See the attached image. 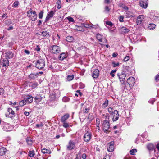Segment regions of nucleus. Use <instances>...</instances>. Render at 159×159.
<instances>
[{"label":"nucleus","mask_w":159,"mask_h":159,"mask_svg":"<svg viewBox=\"0 0 159 159\" xmlns=\"http://www.w3.org/2000/svg\"><path fill=\"white\" fill-rule=\"evenodd\" d=\"M6 57L7 59L11 58L13 56V54L11 52L8 51L5 53Z\"/></svg>","instance_id":"nucleus-24"},{"label":"nucleus","mask_w":159,"mask_h":159,"mask_svg":"<svg viewBox=\"0 0 159 159\" xmlns=\"http://www.w3.org/2000/svg\"><path fill=\"white\" fill-rule=\"evenodd\" d=\"M96 37L98 41L100 42L99 43L101 45H103L105 43L107 42V40L106 38L101 34L98 33L96 34Z\"/></svg>","instance_id":"nucleus-2"},{"label":"nucleus","mask_w":159,"mask_h":159,"mask_svg":"<svg viewBox=\"0 0 159 159\" xmlns=\"http://www.w3.org/2000/svg\"><path fill=\"white\" fill-rule=\"evenodd\" d=\"M7 111V112L6 114V116L11 118L13 117L15 114V112L11 108H8Z\"/></svg>","instance_id":"nucleus-10"},{"label":"nucleus","mask_w":159,"mask_h":159,"mask_svg":"<svg viewBox=\"0 0 159 159\" xmlns=\"http://www.w3.org/2000/svg\"><path fill=\"white\" fill-rule=\"evenodd\" d=\"M125 14V16L127 18H130L133 16V14L129 11H126Z\"/></svg>","instance_id":"nucleus-32"},{"label":"nucleus","mask_w":159,"mask_h":159,"mask_svg":"<svg viewBox=\"0 0 159 159\" xmlns=\"http://www.w3.org/2000/svg\"><path fill=\"white\" fill-rule=\"evenodd\" d=\"M35 102H40L42 100V97L39 94H38L34 98Z\"/></svg>","instance_id":"nucleus-28"},{"label":"nucleus","mask_w":159,"mask_h":159,"mask_svg":"<svg viewBox=\"0 0 159 159\" xmlns=\"http://www.w3.org/2000/svg\"><path fill=\"white\" fill-rule=\"evenodd\" d=\"M135 81V79L134 77H129L127 81L128 84L125 86L124 89H126L125 87H126L127 86H128V89H129L131 86H132L134 85Z\"/></svg>","instance_id":"nucleus-5"},{"label":"nucleus","mask_w":159,"mask_h":159,"mask_svg":"<svg viewBox=\"0 0 159 159\" xmlns=\"http://www.w3.org/2000/svg\"><path fill=\"white\" fill-rule=\"evenodd\" d=\"M25 52L27 55H29L30 54V51L27 50H25L24 51Z\"/></svg>","instance_id":"nucleus-62"},{"label":"nucleus","mask_w":159,"mask_h":159,"mask_svg":"<svg viewBox=\"0 0 159 159\" xmlns=\"http://www.w3.org/2000/svg\"><path fill=\"white\" fill-rule=\"evenodd\" d=\"M114 142L112 141L108 143L107 145V150L109 152H112L114 150Z\"/></svg>","instance_id":"nucleus-9"},{"label":"nucleus","mask_w":159,"mask_h":159,"mask_svg":"<svg viewBox=\"0 0 159 159\" xmlns=\"http://www.w3.org/2000/svg\"><path fill=\"white\" fill-rule=\"evenodd\" d=\"M1 65L4 67H7L9 65V61L8 60H4L1 61Z\"/></svg>","instance_id":"nucleus-21"},{"label":"nucleus","mask_w":159,"mask_h":159,"mask_svg":"<svg viewBox=\"0 0 159 159\" xmlns=\"http://www.w3.org/2000/svg\"><path fill=\"white\" fill-rule=\"evenodd\" d=\"M126 74L124 71H122L121 73H118L117 76L118 77L120 81H123L125 79L126 75Z\"/></svg>","instance_id":"nucleus-11"},{"label":"nucleus","mask_w":159,"mask_h":159,"mask_svg":"<svg viewBox=\"0 0 159 159\" xmlns=\"http://www.w3.org/2000/svg\"><path fill=\"white\" fill-rule=\"evenodd\" d=\"M112 120L113 122L116 121L117 120L119 117V115L118 114V111L117 110H115L113 111L110 114Z\"/></svg>","instance_id":"nucleus-7"},{"label":"nucleus","mask_w":159,"mask_h":159,"mask_svg":"<svg viewBox=\"0 0 159 159\" xmlns=\"http://www.w3.org/2000/svg\"><path fill=\"white\" fill-rule=\"evenodd\" d=\"M112 64H113V67H115L118 66L119 65V63L118 62L115 63L114 62H112Z\"/></svg>","instance_id":"nucleus-48"},{"label":"nucleus","mask_w":159,"mask_h":159,"mask_svg":"<svg viewBox=\"0 0 159 159\" xmlns=\"http://www.w3.org/2000/svg\"><path fill=\"white\" fill-rule=\"evenodd\" d=\"M155 80L156 81H159V75H156L155 77Z\"/></svg>","instance_id":"nucleus-57"},{"label":"nucleus","mask_w":159,"mask_h":159,"mask_svg":"<svg viewBox=\"0 0 159 159\" xmlns=\"http://www.w3.org/2000/svg\"><path fill=\"white\" fill-rule=\"evenodd\" d=\"M4 90L3 88H0V95L2 94L3 93Z\"/></svg>","instance_id":"nucleus-59"},{"label":"nucleus","mask_w":159,"mask_h":159,"mask_svg":"<svg viewBox=\"0 0 159 159\" xmlns=\"http://www.w3.org/2000/svg\"><path fill=\"white\" fill-rule=\"evenodd\" d=\"M89 111V108L85 107L83 108V111L84 113H87Z\"/></svg>","instance_id":"nucleus-42"},{"label":"nucleus","mask_w":159,"mask_h":159,"mask_svg":"<svg viewBox=\"0 0 159 159\" xmlns=\"http://www.w3.org/2000/svg\"><path fill=\"white\" fill-rule=\"evenodd\" d=\"M57 7L58 9H60L61 7V4L60 0H58L57 2Z\"/></svg>","instance_id":"nucleus-35"},{"label":"nucleus","mask_w":159,"mask_h":159,"mask_svg":"<svg viewBox=\"0 0 159 159\" xmlns=\"http://www.w3.org/2000/svg\"><path fill=\"white\" fill-rule=\"evenodd\" d=\"M24 98L27 103H30L33 102V97L31 95H25Z\"/></svg>","instance_id":"nucleus-12"},{"label":"nucleus","mask_w":159,"mask_h":159,"mask_svg":"<svg viewBox=\"0 0 159 159\" xmlns=\"http://www.w3.org/2000/svg\"><path fill=\"white\" fill-rule=\"evenodd\" d=\"M70 99L68 97L65 96L63 97L62 100L63 102H66L69 101Z\"/></svg>","instance_id":"nucleus-40"},{"label":"nucleus","mask_w":159,"mask_h":159,"mask_svg":"<svg viewBox=\"0 0 159 159\" xmlns=\"http://www.w3.org/2000/svg\"><path fill=\"white\" fill-rule=\"evenodd\" d=\"M112 109L111 107H109L108 109V111L110 113H112Z\"/></svg>","instance_id":"nucleus-63"},{"label":"nucleus","mask_w":159,"mask_h":159,"mask_svg":"<svg viewBox=\"0 0 159 159\" xmlns=\"http://www.w3.org/2000/svg\"><path fill=\"white\" fill-rule=\"evenodd\" d=\"M156 26L154 24H150L148 25V27L150 30H153L155 28Z\"/></svg>","instance_id":"nucleus-36"},{"label":"nucleus","mask_w":159,"mask_h":159,"mask_svg":"<svg viewBox=\"0 0 159 159\" xmlns=\"http://www.w3.org/2000/svg\"><path fill=\"white\" fill-rule=\"evenodd\" d=\"M75 146V144L72 141H70L67 146V148L69 150H71L74 148Z\"/></svg>","instance_id":"nucleus-22"},{"label":"nucleus","mask_w":159,"mask_h":159,"mask_svg":"<svg viewBox=\"0 0 159 159\" xmlns=\"http://www.w3.org/2000/svg\"><path fill=\"white\" fill-rule=\"evenodd\" d=\"M147 148L148 151H151L153 150L155 148L154 145L152 143H149L147 145Z\"/></svg>","instance_id":"nucleus-20"},{"label":"nucleus","mask_w":159,"mask_h":159,"mask_svg":"<svg viewBox=\"0 0 159 159\" xmlns=\"http://www.w3.org/2000/svg\"><path fill=\"white\" fill-rule=\"evenodd\" d=\"M139 3L140 6L143 8L145 9L147 7L148 3L145 0H141Z\"/></svg>","instance_id":"nucleus-14"},{"label":"nucleus","mask_w":159,"mask_h":159,"mask_svg":"<svg viewBox=\"0 0 159 159\" xmlns=\"http://www.w3.org/2000/svg\"><path fill=\"white\" fill-rule=\"evenodd\" d=\"M26 142L30 146L32 145L33 143V140L30 138H27L26 139Z\"/></svg>","instance_id":"nucleus-29"},{"label":"nucleus","mask_w":159,"mask_h":159,"mask_svg":"<svg viewBox=\"0 0 159 159\" xmlns=\"http://www.w3.org/2000/svg\"><path fill=\"white\" fill-rule=\"evenodd\" d=\"M129 59V56H126L124 59L123 61H128Z\"/></svg>","instance_id":"nucleus-53"},{"label":"nucleus","mask_w":159,"mask_h":159,"mask_svg":"<svg viewBox=\"0 0 159 159\" xmlns=\"http://www.w3.org/2000/svg\"><path fill=\"white\" fill-rule=\"evenodd\" d=\"M69 117V115L68 114H66L63 116L61 118V121L62 122H66V120L68 119Z\"/></svg>","instance_id":"nucleus-25"},{"label":"nucleus","mask_w":159,"mask_h":159,"mask_svg":"<svg viewBox=\"0 0 159 159\" xmlns=\"http://www.w3.org/2000/svg\"><path fill=\"white\" fill-rule=\"evenodd\" d=\"M41 35L43 36L48 37L49 36V34L47 31H43L42 32Z\"/></svg>","instance_id":"nucleus-39"},{"label":"nucleus","mask_w":159,"mask_h":159,"mask_svg":"<svg viewBox=\"0 0 159 159\" xmlns=\"http://www.w3.org/2000/svg\"><path fill=\"white\" fill-rule=\"evenodd\" d=\"M99 75V70L98 69H96L94 70L92 74V76L94 78H97Z\"/></svg>","instance_id":"nucleus-17"},{"label":"nucleus","mask_w":159,"mask_h":159,"mask_svg":"<svg viewBox=\"0 0 159 159\" xmlns=\"http://www.w3.org/2000/svg\"><path fill=\"white\" fill-rule=\"evenodd\" d=\"M119 20L120 22H123L124 21V16H121L119 17Z\"/></svg>","instance_id":"nucleus-49"},{"label":"nucleus","mask_w":159,"mask_h":159,"mask_svg":"<svg viewBox=\"0 0 159 159\" xmlns=\"http://www.w3.org/2000/svg\"><path fill=\"white\" fill-rule=\"evenodd\" d=\"M67 19L70 22H74L73 19L70 17H67Z\"/></svg>","instance_id":"nucleus-44"},{"label":"nucleus","mask_w":159,"mask_h":159,"mask_svg":"<svg viewBox=\"0 0 159 159\" xmlns=\"http://www.w3.org/2000/svg\"><path fill=\"white\" fill-rule=\"evenodd\" d=\"M50 51L54 54L59 53L61 51V48L59 46L57 45H53L50 48Z\"/></svg>","instance_id":"nucleus-6"},{"label":"nucleus","mask_w":159,"mask_h":159,"mask_svg":"<svg viewBox=\"0 0 159 159\" xmlns=\"http://www.w3.org/2000/svg\"><path fill=\"white\" fill-rule=\"evenodd\" d=\"M6 151V149L2 147L0 148V155L3 156L4 155Z\"/></svg>","instance_id":"nucleus-26"},{"label":"nucleus","mask_w":159,"mask_h":159,"mask_svg":"<svg viewBox=\"0 0 159 159\" xmlns=\"http://www.w3.org/2000/svg\"><path fill=\"white\" fill-rule=\"evenodd\" d=\"M39 73H37L36 74L31 73L29 75V78L31 80H34L38 77V75H39Z\"/></svg>","instance_id":"nucleus-19"},{"label":"nucleus","mask_w":159,"mask_h":159,"mask_svg":"<svg viewBox=\"0 0 159 159\" xmlns=\"http://www.w3.org/2000/svg\"><path fill=\"white\" fill-rule=\"evenodd\" d=\"M18 4L19 2L18 1H16L14 2L13 5L15 7H16L18 5Z\"/></svg>","instance_id":"nucleus-51"},{"label":"nucleus","mask_w":159,"mask_h":159,"mask_svg":"<svg viewBox=\"0 0 159 159\" xmlns=\"http://www.w3.org/2000/svg\"><path fill=\"white\" fill-rule=\"evenodd\" d=\"M74 77V75H68L67 77L66 80L68 81H70L72 80Z\"/></svg>","instance_id":"nucleus-33"},{"label":"nucleus","mask_w":159,"mask_h":159,"mask_svg":"<svg viewBox=\"0 0 159 159\" xmlns=\"http://www.w3.org/2000/svg\"><path fill=\"white\" fill-rule=\"evenodd\" d=\"M54 14V12L52 11H51L48 14L45 19V21H48L49 19L52 17Z\"/></svg>","instance_id":"nucleus-27"},{"label":"nucleus","mask_w":159,"mask_h":159,"mask_svg":"<svg viewBox=\"0 0 159 159\" xmlns=\"http://www.w3.org/2000/svg\"><path fill=\"white\" fill-rule=\"evenodd\" d=\"M120 30L121 33L122 34H126L128 32L130 31L129 29L125 27H122L120 28Z\"/></svg>","instance_id":"nucleus-18"},{"label":"nucleus","mask_w":159,"mask_h":159,"mask_svg":"<svg viewBox=\"0 0 159 159\" xmlns=\"http://www.w3.org/2000/svg\"><path fill=\"white\" fill-rule=\"evenodd\" d=\"M45 66V61L42 59L37 60L36 62L35 66L38 69H42Z\"/></svg>","instance_id":"nucleus-4"},{"label":"nucleus","mask_w":159,"mask_h":159,"mask_svg":"<svg viewBox=\"0 0 159 159\" xmlns=\"http://www.w3.org/2000/svg\"><path fill=\"white\" fill-rule=\"evenodd\" d=\"M106 24L110 26H112L113 25L112 23L111 22L109 21H106Z\"/></svg>","instance_id":"nucleus-52"},{"label":"nucleus","mask_w":159,"mask_h":159,"mask_svg":"<svg viewBox=\"0 0 159 159\" xmlns=\"http://www.w3.org/2000/svg\"><path fill=\"white\" fill-rule=\"evenodd\" d=\"M102 126L104 132L107 133L110 132V131L109 130L110 127L109 118H108V120H105L103 121Z\"/></svg>","instance_id":"nucleus-3"},{"label":"nucleus","mask_w":159,"mask_h":159,"mask_svg":"<svg viewBox=\"0 0 159 159\" xmlns=\"http://www.w3.org/2000/svg\"><path fill=\"white\" fill-rule=\"evenodd\" d=\"M108 100L107 99H106L104 102L102 104V107L104 108L106 107L108 105Z\"/></svg>","instance_id":"nucleus-38"},{"label":"nucleus","mask_w":159,"mask_h":159,"mask_svg":"<svg viewBox=\"0 0 159 159\" xmlns=\"http://www.w3.org/2000/svg\"><path fill=\"white\" fill-rule=\"evenodd\" d=\"M27 16L32 21H35L37 18V15L36 12L30 9L27 12Z\"/></svg>","instance_id":"nucleus-1"},{"label":"nucleus","mask_w":159,"mask_h":159,"mask_svg":"<svg viewBox=\"0 0 159 159\" xmlns=\"http://www.w3.org/2000/svg\"><path fill=\"white\" fill-rule=\"evenodd\" d=\"M122 7L124 9L126 10H128L129 9L128 7L125 5H123Z\"/></svg>","instance_id":"nucleus-58"},{"label":"nucleus","mask_w":159,"mask_h":159,"mask_svg":"<svg viewBox=\"0 0 159 159\" xmlns=\"http://www.w3.org/2000/svg\"><path fill=\"white\" fill-rule=\"evenodd\" d=\"M26 103H27L25 101L24 99V100H22L20 101L19 103V105L21 107H22L23 106L26 104Z\"/></svg>","instance_id":"nucleus-34"},{"label":"nucleus","mask_w":159,"mask_h":159,"mask_svg":"<svg viewBox=\"0 0 159 159\" xmlns=\"http://www.w3.org/2000/svg\"><path fill=\"white\" fill-rule=\"evenodd\" d=\"M60 92L58 90H55L54 93L51 95V98L53 99H55L56 98L60 96Z\"/></svg>","instance_id":"nucleus-13"},{"label":"nucleus","mask_w":159,"mask_h":159,"mask_svg":"<svg viewBox=\"0 0 159 159\" xmlns=\"http://www.w3.org/2000/svg\"><path fill=\"white\" fill-rule=\"evenodd\" d=\"M110 9L109 8L108 6H106L105 8L104 11L107 12H108L110 11Z\"/></svg>","instance_id":"nucleus-47"},{"label":"nucleus","mask_w":159,"mask_h":159,"mask_svg":"<svg viewBox=\"0 0 159 159\" xmlns=\"http://www.w3.org/2000/svg\"><path fill=\"white\" fill-rule=\"evenodd\" d=\"M137 152V151L136 149H133L130 151V154L132 155H134Z\"/></svg>","instance_id":"nucleus-43"},{"label":"nucleus","mask_w":159,"mask_h":159,"mask_svg":"<svg viewBox=\"0 0 159 159\" xmlns=\"http://www.w3.org/2000/svg\"><path fill=\"white\" fill-rule=\"evenodd\" d=\"M91 136V132L86 130L84 136V141L86 142H88L90 140Z\"/></svg>","instance_id":"nucleus-8"},{"label":"nucleus","mask_w":159,"mask_h":159,"mask_svg":"<svg viewBox=\"0 0 159 159\" xmlns=\"http://www.w3.org/2000/svg\"><path fill=\"white\" fill-rule=\"evenodd\" d=\"M34 155V151H30L28 152V155L30 157H33Z\"/></svg>","instance_id":"nucleus-37"},{"label":"nucleus","mask_w":159,"mask_h":159,"mask_svg":"<svg viewBox=\"0 0 159 159\" xmlns=\"http://www.w3.org/2000/svg\"><path fill=\"white\" fill-rule=\"evenodd\" d=\"M40 48L38 45H37L36 47L35 48L34 50L37 51H39L40 50Z\"/></svg>","instance_id":"nucleus-54"},{"label":"nucleus","mask_w":159,"mask_h":159,"mask_svg":"<svg viewBox=\"0 0 159 159\" xmlns=\"http://www.w3.org/2000/svg\"><path fill=\"white\" fill-rule=\"evenodd\" d=\"M63 122V126L64 127H65V128H66L68 127H69V124L68 123L66 122Z\"/></svg>","instance_id":"nucleus-46"},{"label":"nucleus","mask_w":159,"mask_h":159,"mask_svg":"<svg viewBox=\"0 0 159 159\" xmlns=\"http://www.w3.org/2000/svg\"><path fill=\"white\" fill-rule=\"evenodd\" d=\"M43 12L41 11L40 12L39 15V19H42L43 16Z\"/></svg>","instance_id":"nucleus-45"},{"label":"nucleus","mask_w":159,"mask_h":159,"mask_svg":"<svg viewBox=\"0 0 159 159\" xmlns=\"http://www.w3.org/2000/svg\"><path fill=\"white\" fill-rule=\"evenodd\" d=\"M83 26L86 28H89L91 29V25L86 24L85 25H84Z\"/></svg>","instance_id":"nucleus-55"},{"label":"nucleus","mask_w":159,"mask_h":159,"mask_svg":"<svg viewBox=\"0 0 159 159\" xmlns=\"http://www.w3.org/2000/svg\"><path fill=\"white\" fill-rule=\"evenodd\" d=\"M124 70L125 74L129 75H131V68L130 67L127 66H125Z\"/></svg>","instance_id":"nucleus-23"},{"label":"nucleus","mask_w":159,"mask_h":159,"mask_svg":"<svg viewBox=\"0 0 159 159\" xmlns=\"http://www.w3.org/2000/svg\"><path fill=\"white\" fill-rule=\"evenodd\" d=\"M68 55L65 52H63L60 54L58 57L59 60L62 61L67 57Z\"/></svg>","instance_id":"nucleus-16"},{"label":"nucleus","mask_w":159,"mask_h":159,"mask_svg":"<svg viewBox=\"0 0 159 159\" xmlns=\"http://www.w3.org/2000/svg\"><path fill=\"white\" fill-rule=\"evenodd\" d=\"M66 41L69 42H72L74 40L73 37L71 36H68L66 39Z\"/></svg>","instance_id":"nucleus-31"},{"label":"nucleus","mask_w":159,"mask_h":159,"mask_svg":"<svg viewBox=\"0 0 159 159\" xmlns=\"http://www.w3.org/2000/svg\"><path fill=\"white\" fill-rule=\"evenodd\" d=\"M99 124H100L99 121L97 119H96V126H99Z\"/></svg>","instance_id":"nucleus-60"},{"label":"nucleus","mask_w":159,"mask_h":159,"mask_svg":"<svg viewBox=\"0 0 159 159\" xmlns=\"http://www.w3.org/2000/svg\"><path fill=\"white\" fill-rule=\"evenodd\" d=\"M82 158L83 159H85L86 158V155L85 153H84L82 155Z\"/></svg>","instance_id":"nucleus-61"},{"label":"nucleus","mask_w":159,"mask_h":159,"mask_svg":"<svg viewBox=\"0 0 159 159\" xmlns=\"http://www.w3.org/2000/svg\"><path fill=\"white\" fill-rule=\"evenodd\" d=\"M38 85V83L37 82H34L32 84V87L33 88H35Z\"/></svg>","instance_id":"nucleus-50"},{"label":"nucleus","mask_w":159,"mask_h":159,"mask_svg":"<svg viewBox=\"0 0 159 159\" xmlns=\"http://www.w3.org/2000/svg\"><path fill=\"white\" fill-rule=\"evenodd\" d=\"M156 148L157 149L158 151H159V143H158L157 145H156Z\"/></svg>","instance_id":"nucleus-64"},{"label":"nucleus","mask_w":159,"mask_h":159,"mask_svg":"<svg viewBox=\"0 0 159 159\" xmlns=\"http://www.w3.org/2000/svg\"><path fill=\"white\" fill-rule=\"evenodd\" d=\"M42 152L44 154H50L51 153V151L46 148H43L42 149Z\"/></svg>","instance_id":"nucleus-30"},{"label":"nucleus","mask_w":159,"mask_h":159,"mask_svg":"<svg viewBox=\"0 0 159 159\" xmlns=\"http://www.w3.org/2000/svg\"><path fill=\"white\" fill-rule=\"evenodd\" d=\"M6 23L7 25H10L11 24V21L10 20H7L6 21Z\"/></svg>","instance_id":"nucleus-56"},{"label":"nucleus","mask_w":159,"mask_h":159,"mask_svg":"<svg viewBox=\"0 0 159 159\" xmlns=\"http://www.w3.org/2000/svg\"><path fill=\"white\" fill-rule=\"evenodd\" d=\"M144 15H140L138 16L136 21V23L137 25H139L141 24L142 21L144 19Z\"/></svg>","instance_id":"nucleus-15"},{"label":"nucleus","mask_w":159,"mask_h":159,"mask_svg":"<svg viewBox=\"0 0 159 159\" xmlns=\"http://www.w3.org/2000/svg\"><path fill=\"white\" fill-rule=\"evenodd\" d=\"M99 28V26L98 25H94L92 24H91V29H98Z\"/></svg>","instance_id":"nucleus-41"}]
</instances>
